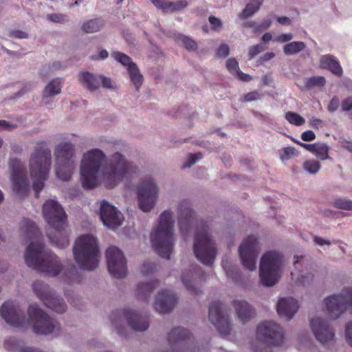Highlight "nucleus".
Here are the masks:
<instances>
[{"label": "nucleus", "instance_id": "f257e3e1", "mask_svg": "<svg viewBox=\"0 0 352 352\" xmlns=\"http://www.w3.org/2000/svg\"><path fill=\"white\" fill-rule=\"evenodd\" d=\"M138 167L119 152L113 153L108 160L100 149L92 148L83 153L80 166V180L83 188H94L100 182L113 188L125 179L136 174Z\"/></svg>", "mask_w": 352, "mask_h": 352}, {"label": "nucleus", "instance_id": "f03ea898", "mask_svg": "<svg viewBox=\"0 0 352 352\" xmlns=\"http://www.w3.org/2000/svg\"><path fill=\"white\" fill-rule=\"evenodd\" d=\"M20 227L30 241L25 253L26 265L52 276L58 275L62 270V265L58 257L45 248L36 225L32 221L25 219L21 222Z\"/></svg>", "mask_w": 352, "mask_h": 352}, {"label": "nucleus", "instance_id": "7ed1b4c3", "mask_svg": "<svg viewBox=\"0 0 352 352\" xmlns=\"http://www.w3.org/2000/svg\"><path fill=\"white\" fill-rule=\"evenodd\" d=\"M43 217L55 231L54 235L48 234L50 241L58 248L69 245V237L65 232L67 226V214L62 206L54 199H48L43 205Z\"/></svg>", "mask_w": 352, "mask_h": 352}, {"label": "nucleus", "instance_id": "20e7f679", "mask_svg": "<svg viewBox=\"0 0 352 352\" xmlns=\"http://www.w3.org/2000/svg\"><path fill=\"white\" fill-rule=\"evenodd\" d=\"M173 213L170 210L161 213L156 226L151 235L153 248L162 258L168 259L175 241L173 234Z\"/></svg>", "mask_w": 352, "mask_h": 352}, {"label": "nucleus", "instance_id": "39448f33", "mask_svg": "<svg viewBox=\"0 0 352 352\" xmlns=\"http://www.w3.org/2000/svg\"><path fill=\"white\" fill-rule=\"evenodd\" d=\"M73 253L80 268L93 270L98 266L100 254L98 240L93 234L79 236L74 245Z\"/></svg>", "mask_w": 352, "mask_h": 352}, {"label": "nucleus", "instance_id": "423d86ee", "mask_svg": "<svg viewBox=\"0 0 352 352\" xmlns=\"http://www.w3.org/2000/svg\"><path fill=\"white\" fill-rule=\"evenodd\" d=\"M51 151L38 145L32 153L29 168L32 179V186L36 196L42 190L47 180L51 166Z\"/></svg>", "mask_w": 352, "mask_h": 352}, {"label": "nucleus", "instance_id": "0eeeda50", "mask_svg": "<svg viewBox=\"0 0 352 352\" xmlns=\"http://www.w3.org/2000/svg\"><path fill=\"white\" fill-rule=\"evenodd\" d=\"M55 172L62 181L70 179L76 168L75 146L69 141L58 144L54 151Z\"/></svg>", "mask_w": 352, "mask_h": 352}, {"label": "nucleus", "instance_id": "6e6552de", "mask_svg": "<svg viewBox=\"0 0 352 352\" xmlns=\"http://www.w3.org/2000/svg\"><path fill=\"white\" fill-rule=\"evenodd\" d=\"M283 265V257L280 252L270 251L264 254L259 267L261 283L267 287L276 284L281 276Z\"/></svg>", "mask_w": 352, "mask_h": 352}, {"label": "nucleus", "instance_id": "1a4fd4ad", "mask_svg": "<svg viewBox=\"0 0 352 352\" xmlns=\"http://www.w3.org/2000/svg\"><path fill=\"white\" fill-rule=\"evenodd\" d=\"M323 306L327 315L333 319L348 311L352 314V287H344L340 292L325 298Z\"/></svg>", "mask_w": 352, "mask_h": 352}, {"label": "nucleus", "instance_id": "9d476101", "mask_svg": "<svg viewBox=\"0 0 352 352\" xmlns=\"http://www.w3.org/2000/svg\"><path fill=\"white\" fill-rule=\"evenodd\" d=\"M256 338L259 344L263 349L253 346L254 352H270L269 345H279L283 340L282 328L276 322L267 321L257 327Z\"/></svg>", "mask_w": 352, "mask_h": 352}, {"label": "nucleus", "instance_id": "9b49d317", "mask_svg": "<svg viewBox=\"0 0 352 352\" xmlns=\"http://www.w3.org/2000/svg\"><path fill=\"white\" fill-rule=\"evenodd\" d=\"M194 252L197 259L203 264L211 265L214 263L217 251L207 226H203L197 230L195 237Z\"/></svg>", "mask_w": 352, "mask_h": 352}, {"label": "nucleus", "instance_id": "f8f14e48", "mask_svg": "<svg viewBox=\"0 0 352 352\" xmlns=\"http://www.w3.org/2000/svg\"><path fill=\"white\" fill-rule=\"evenodd\" d=\"M158 186L153 178L144 177L138 188L139 208L143 212H149L155 206L158 197Z\"/></svg>", "mask_w": 352, "mask_h": 352}, {"label": "nucleus", "instance_id": "ddd939ff", "mask_svg": "<svg viewBox=\"0 0 352 352\" xmlns=\"http://www.w3.org/2000/svg\"><path fill=\"white\" fill-rule=\"evenodd\" d=\"M9 166L12 190L19 197H23L30 188L25 166L17 158L10 159Z\"/></svg>", "mask_w": 352, "mask_h": 352}, {"label": "nucleus", "instance_id": "4468645a", "mask_svg": "<svg viewBox=\"0 0 352 352\" xmlns=\"http://www.w3.org/2000/svg\"><path fill=\"white\" fill-rule=\"evenodd\" d=\"M28 315L33 330L37 334H49L58 329L57 322L50 318L35 304L30 306Z\"/></svg>", "mask_w": 352, "mask_h": 352}, {"label": "nucleus", "instance_id": "2eb2a0df", "mask_svg": "<svg viewBox=\"0 0 352 352\" xmlns=\"http://www.w3.org/2000/svg\"><path fill=\"white\" fill-rule=\"evenodd\" d=\"M168 340L173 352H198L199 349L190 340V333L185 329H173L168 336Z\"/></svg>", "mask_w": 352, "mask_h": 352}, {"label": "nucleus", "instance_id": "dca6fc26", "mask_svg": "<svg viewBox=\"0 0 352 352\" xmlns=\"http://www.w3.org/2000/svg\"><path fill=\"white\" fill-rule=\"evenodd\" d=\"M32 287L36 296L49 309L57 313H63L65 311L66 305L63 300L57 297L47 285L37 280L34 283Z\"/></svg>", "mask_w": 352, "mask_h": 352}, {"label": "nucleus", "instance_id": "f3484780", "mask_svg": "<svg viewBox=\"0 0 352 352\" xmlns=\"http://www.w3.org/2000/svg\"><path fill=\"white\" fill-rule=\"evenodd\" d=\"M239 253L243 266L250 271L255 270L258 254L256 237L252 235L245 239L239 248Z\"/></svg>", "mask_w": 352, "mask_h": 352}, {"label": "nucleus", "instance_id": "a211bd4d", "mask_svg": "<svg viewBox=\"0 0 352 352\" xmlns=\"http://www.w3.org/2000/svg\"><path fill=\"white\" fill-rule=\"evenodd\" d=\"M106 258L110 274L120 278L126 275L127 267L122 252L116 246L109 247L106 251Z\"/></svg>", "mask_w": 352, "mask_h": 352}, {"label": "nucleus", "instance_id": "6ab92c4d", "mask_svg": "<svg viewBox=\"0 0 352 352\" xmlns=\"http://www.w3.org/2000/svg\"><path fill=\"white\" fill-rule=\"evenodd\" d=\"M208 317L222 336H227L230 331L228 318L223 314L222 303L214 302L209 307Z\"/></svg>", "mask_w": 352, "mask_h": 352}, {"label": "nucleus", "instance_id": "aec40b11", "mask_svg": "<svg viewBox=\"0 0 352 352\" xmlns=\"http://www.w3.org/2000/svg\"><path fill=\"white\" fill-rule=\"evenodd\" d=\"M310 327L316 339L321 344L334 340V329L327 320L319 317L313 318L310 320Z\"/></svg>", "mask_w": 352, "mask_h": 352}, {"label": "nucleus", "instance_id": "412c9836", "mask_svg": "<svg viewBox=\"0 0 352 352\" xmlns=\"http://www.w3.org/2000/svg\"><path fill=\"white\" fill-rule=\"evenodd\" d=\"M100 217L103 224L110 229H116L122 224V214L106 201L100 203Z\"/></svg>", "mask_w": 352, "mask_h": 352}, {"label": "nucleus", "instance_id": "4be33fe9", "mask_svg": "<svg viewBox=\"0 0 352 352\" xmlns=\"http://www.w3.org/2000/svg\"><path fill=\"white\" fill-rule=\"evenodd\" d=\"M111 56L115 58V60L126 68L131 82L135 87L136 89L138 90L142 84L143 76L140 74L135 63L131 60V58L129 56L121 52H113L111 53Z\"/></svg>", "mask_w": 352, "mask_h": 352}, {"label": "nucleus", "instance_id": "5701e85b", "mask_svg": "<svg viewBox=\"0 0 352 352\" xmlns=\"http://www.w3.org/2000/svg\"><path fill=\"white\" fill-rule=\"evenodd\" d=\"M1 315L6 322L16 327H23L25 321L23 314L13 302H6L1 307Z\"/></svg>", "mask_w": 352, "mask_h": 352}, {"label": "nucleus", "instance_id": "b1692460", "mask_svg": "<svg viewBox=\"0 0 352 352\" xmlns=\"http://www.w3.org/2000/svg\"><path fill=\"white\" fill-rule=\"evenodd\" d=\"M304 263V258L302 256H295L294 266V270L291 272V276L296 283L302 286L310 285L314 278V274L312 270L305 269L301 270Z\"/></svg>", "mask_w": 352, "mask_h": 352}, {"label": "nucleus", "instance_id": "393cba45", "mask_svg": "<svg viewBox=\"0 0 352 352\" xmlns=\"http://www.w3.org/2000/svg\"><path fill=\"white\" fill-rule=\"evenodd\" d=\"M178 223L182 234H186L194 218V212L187 201H181L177 207Z\"/></svg>", "mask_w": 352, "mask_h": 352}, {"label": "nucleus", "instance_id": "a878e982", "mask_svg": "<svg viewBox=\"0 0 352 352\" xmlns=\"http://www.w3.org/2000/svg\"><path fill=\"white\" fill-rule=\"evenodd\" d=\"M175 303L176 297L171 291H160L155 299V308L158 312L165 314L172 310Z\"/></svg>", "mask_w": 352, "mask_h": 352}, {"label": "nucleus", "instance_id": "bb28decb", "mask_svg": "<svg viewBox=\"0 0 352 352\" xmlns=\"http://www.w3.org/2000/svg\"><path fill=\"white\" fill-rule=\"evenodd\" d=\"M191 270L185 272L182 276V281L185 287L192 294H198L199 287L197 286V280L201 279V268L197 265H192Z\"/></svg>", "mask_w": 352, "mask_h": 352}, {"label": "nucleus", "instance_id": "cd10ccee", "mask_svg": "<svg viewBox=\"0 0 352 352\" xmlns=\"http://www.w3.org/2000/svg\"><path fill=\"white\" fill-rule=\"evenodd\" d=\"M298 309V302L292 298H283L277 304V312L280 317L290 320Z\"/></svg>", "mask_w": 352, "mask_h": 352}, {"label": "nucleus", "instance_id": "c85d7f7f", "mask_svg": "<svg viewBox=\"0 0 352 352\" xmlns=\"http://www.w3.org/2000/svg\"><path fill=\"white\" fill-rule=\"evenodd\" d=\"M123 316L127 320L129 325L135 331H142L148 327L147 318L133 311H125L123 313Z\"/></svg>", "mask_w": 352, "mask_h": 352}, {"label": "nucleus", "instance_id": "c756f323", "mask_svg": "<svg viewBox=\"0 0 352 352\" xmlns=\"http://www.w3.org/2000/svg\"><path fill=\"white\" fill-rule=\"evenodd\" d=\"M320 65L322 68L329 69L336 76H340L342 74V69L339 62L330 54L320 56Z\"/></svg>", "mask_w": 352, "mask_h": 352}, {"label": "nucleus", "instance_id": "7c9ffc66", "mask_svg": "<svg viewBox=\"0 0 352 352\" xmlns=\"http://www.w3.org/2000/svg\"><path fill=\"white\" fill-rule=\"evenodd\" d=\"M153 5L165 12H174L186 8L188 3L186 0H181L177 2H168L166 0H151Z\"/></svg>", "mask_w": 352, "mask_h": 352}, {"label": "nucleus", "instance_id": "2f4dec72", "mask_svg": "<svg viewBox=\"0 0 352 352\" xmlns=\"http://www.w3.org/2000/svg\"><path fill=\"white\" fill-rule=\"evenodd\" d=\"M233 306L235 308L238 318L243 322L248 321L252 316L251 306L244 300H234Z\"/></svg>", "mask_w": 352, "mask_h": 352}, {"label": "nucleus", "instance_id": "473e14b6", "mask_svg": "<svg viewBox=\"0 0 352 352\" xmlns=\"http://www.w3.org/2000/svg\"><path fill=\"white\" fill-rule=\"evenodd\" d=\"M63 80L57 78L52 80L45 86L43 91V98H47L59 94L61 91Z\"/></svg>", "mask_w": 352, "mask_h": 352}, {"label": "nucleus", "instance_id": "72a5a7b5", "mask_svg": "<svg viewBox=\"0 0 352 352\" xmlns=\"http://www.w3.org/2000/svg\"><path fill=\"white\" fill-rule=\"evenodd\" d=\"M80 80L91 91L97 89L100 86L99 76H95L89 72H82L80 74Z\"/></svg>", "mask_w": 352, "mask_h": 352}, {"label": "nucleus", "instance_id": "f704fd0d", "mask_svg": "<svg viewBox=\"0 0 352 352\" xmlns=\"http://www.w3.org/2000/svg\"><path fill=\"white\" fill-rule=\"evenodd\" d=\"M306 47V44L302 41H292L285 44L283 50L285 55L292 56L303 51Z\"/></svg>", "mask_w": 352, "mask_h": 352}, {"label": "nucleus", "instance_id": "c9c22d12", "mask_svg": "<svg viewBox=\"0 0 352 352\" xmlns=\"http://www.w3.org/2000/svg\"><path fill=\"white\" fill-rule=\"evenodd\" d=\"M264 0H250L243 12L239 14L241 19H247L256 13Z\"/></svg>", "mask_w": 352, "mask_h": 352}, {"label": "nucleus", "instance_id": "e433bc0d", "mask_svg": "<svg viewBox=\"0 0 352 352\" xmlns=\"http://www.w3.org/2000/svg\"><path fill=\"white\" fill-rule=\"evenodd\" d=\"M156 285V282L140 283L136 290L138 297L145 300H147L148 296Z\"/></svg>", "mask_w": 352, "mask_h": 352}, {"label": "nucleus", "instance_id": "4c0bfd02", "mask_svg": "<svg viewBox=\"0 0 352 352\" xmlns=\"http://www.w3.org/2000/svg\"><path fill=\"white\" fill-rule=\"evenodd\" d=\"M222 267L226 272L228 278L232 280L234 282H237L239 279L240 275L236 267L228 261V260H223L222 262Z\"/></svg>", "mask_w": 352, "mask_h": 352}, {"label": "nucleus", "instance_id": "58836bf2", "mask_svg": "<svg viewBox=\"0 0 352 352\" xmlns=\"http://www.w3.org/2000/svg\"><path fill=\"white\" fill-rule=\"evenodd\" d=\"M103 26V22L100 19L89 20L82 26V29L87 33H94L99 31Z\"/></svg>", "mask_w": 352, "mask_h": 352}, {"label": "nucleus", "instance_id": "ea45409f", "mask_svg": "<svg viewBox=\"0 0 352 352\" xmlns=\"http://www.w3.org/2000/svg\"><path fill=\"white\" fill-rule=\"evenodd\" d=\"M313 154L321 160H327L329 147L324 143H315Z\"/></svg>", "mask_w": 352, "mask_h": 352}, {"label": "nucleus", "instance_id": "a19ab883", "mask_svg": "<svg viewBox=\"0 0 352 352\" xmlns=\"http://www.w3.org/2000/svg\"><path fill=\"white\" fill-rule=\"evenodd\" d=\"M279 155L281 161H287L292 157H298L299 151L294 147L287 146L279 151Z\"/></svg>", "mask_w": 352, "mask_h": 352}, {"label": "nucleus", "instance_id": "79ce46f5", "mask_svg": "<svg viewBox=\"0 0 352 352\" xmlns=\"http://www.w3.org/2000/svg\"><path fill=\"white\" fill-rule=\"evenodd\" d=\"M303 169L311 175H315L320 169V164L318 161L315 160H307L303 163Z\"/></svg>", "mask_w": 352, "mask_h": 352}, {"label": "nucleus", "instance_id": "37998d69", "mask_svg": "<svg viewBox=\"0 0 352 352\" xmlns=\"http://www.w3.org/2000/svg\"><path fill=\"white\" fill-rule=\"evenodd\" d=\"M326 83V80L323 76H312L307 78L305 82L306 89H311L316 87H323Z\"/></svg>", "mask_w": 352, "mask_h": 352}, {"label": "nucleus", "instance_id": "c03bdc74", "mask_svg": "<svg viewBox=\"0 0 352 352\" xmlns=\"http://www.w3.org/2000/svg\"><path fill=\"white\" fill-rule=\"evenodd\" d=\"M177 43L182 44L188 50H195L197 49V43L190 38L183 34H178L176 37Z\"/></svg>", "mask_w": 352, "mask_h": 352}, {"label": "nucleus", "instance_id": "a18cd8bd", "mask_svg": "<svg viewBox=\"0 0 352 352\" xmlns=\"http://www.w3.org/2000/svg\"><path fill=\"white\" fill-rule=\"evenodd\" d=\"M285 119L292 124L301 126L305 122V120L299 114L289 111L285 114Z\"/></svg>", "mask_w": 352, "mask_h": 352}, {"label": "nucleus", "instance_id": "49530a36", "mask_svg": "<svg viewBox=\"0 0 352 352\" xmlns=\"http://www.w3.org/2000/svg\"><path fill=\"white\" fill-rule=\"evenodd\" d=\"M333 206L339 209L351 210L352 201L345 198H338L334 200Z\"/></svg>", "mask_w": 352, "mask_h": 352}, {"label": "nucleus", "instance_id": "de8ad7c7", "mask_svg": "<svg viewBox=\"0 0 352 352\" xmlns=\"http://www.w3.org/2000/svg\"><path fill=\"white\" fill-rule=\"evenodd\" d=\"M48 20L54 23H64L67 21V16L60 13H53L47 16Z\"/></svg>", "mask_w": 352, "mask_h": 352}, {"label": "nucleus", "instance_id": "09e8293b", "mask_svg": "<svg viewBox=\"0 0 352 352\" xmlns=\"http://www.w3.org/2000/svg\"><path fill=\"white\" fill-rule=\"evenodd\" d=\"M262 94L258 91H254L244 95L241 99L242 102H252L261 98Z\"/></svg>", "mask_w": 352, "mask_h": 352}, {"label": "nucleus", "instance_id": "8fccbe9b", "mask_svg": "<svg viewBox=\"0 0 352 352\" xmlns=\"http://www.w3.org/2000/svg\"><path fill=\"white\" fill-rule=\"evenodd\" d=\"M228 70L234 76L239 70L238 62L234 58H229L226 62Z\"/></svg>", "mask_w": 352, "mask_h": 352}, {"label": "nucleus", "instance_id": "3c124183", "mask_svg": "<svg viewBox=\"0 0 352 352\" xmlns=\"http://www.w3.org/2000/svg\"><path fill=\"white\" fill-rule=\"evenodd\" d=\"M202 157L200 153L191 154L188 156L187 161L184 164V168H189Z\"/></svg>", "mask_w": 352, "mask_h": 352}, {"label": "nucleus", "instance_id": "603ef678", "mask_svg": "<svg viewBox=\"0 0 352 352\" xmlns=\"http://www.w3.org/2000/svg\"><path fill=\"white\" fill-rule=\"evenodd\" d=\"M294 36L292 33H284L274 38V41L277 43H287L292 40Z\"/></svg>", "mask_w": 352, "mask_h": 352}, {"label": "nucleus", "instance_id": "864d4df0", "mask_svg": "<svg viewBox=\"0 0 352 352\" xmlns=\"http://www.w3.org/2000/svg\"><path fill=\"white\" fill-rule=\"evenodd\" d=\"M344 336L346 342L352 347V322H349L346 324Z\"/></svg>", "mask_w": 352, "mask_h": 352}, {"label": "nucleus", "instance_id": "5fc2aeb1", "mask_svg": "<svg viewBox=\"0 0 352 352\" xmlns=\"http://www.w3.org/2000/svg\"><path fill=\"white\" fill-rule=\"evenodd\" d=\"M9 35L10 37L19 39L26 38L28 36V34L27 32L21 30H10Z\"/></svg>", "mask_w": 352, "mask_h": 352}, {"label": "nucleus", "instance_id": "6e6d98bb", "mask_svg": "<svg viewBox=\"0 0 352 352\" xmlns=\"http://www.w3.org/2000/svg\"><path fill=\"white\" fill-rule=\"evenodd\" d=\"M155 269V266L153 263L150 262L144 263L141 268V272L143 275H148L152 273Z\"/></svg>", "mask_w": 352, "mask_h": 352}, {"label": "nucleus", "instance_id": "4d7b16f0", "mask_svg": "<svg viewBox=\"0 0 352 352\" xmlns=\"http://www.w3.org/2000/svg\"><path fill=\"white\" fill-rule=\"evenodd\" d=\"M264 48L262 45L258 44L252 46L249 50V58H253L255 56L263 51Z\"/></svg>", "mask_w": 352, "mask_h": 352}, {"label": "nucleus", "instance_id": "13d9d810", "mask_svg": "<svg viewBox=\"0 0 352 352\" xmlns=\"http://www.w3.org/2000/svg\"><path fill=\"white\" fill-rule=\"evenodd\" d=\"M340 105L339 99L337 97H333L328 106V111L331 112H333L336 111Z\"/></svg>", "mask_w": 352, "mask_h": 352}, {"label": "nucleus", "instance_id": "bf43d9fd", "mask_svg": "<svg viewBox=\"0 0 352 352\" xmlns=\"http://www.w3.org/2000/svg\"><path fill=\"white\" fill-rule=\"evenodd\" d=\"M217 54L219 57H226L229 54V47L226 44H222L217 50Z\"/></svg>", "mask_w": 352, "mask_h": 352}, {"label": "nucleus", "instance_id": "052dcab7", "mask_svg": "<svg viewBox=\"0 0 352 352\" xmlns=\"http://www.w3.org/2000/svg\"><path fill=\"white\" fill-rule=\"evenodd\" d=\"M301 138L303 141H312L316 138V135L312 131L307 130L301 134Z\"/></svg>", "mask_w": 352, "mask_h": 352}, {"label": "nucleus", "instance_id": "680f3d73", "mask_svg": "<svg viewBox=\"0 0 352 352\" xmlns=\"http://www.w3.org/2000/svg\"><path fill=\"white\" fill-rule=\"evenodd\" d=\"M310 124L312 127L317 129H322L324 126V122L316 118H311L310 119Z\"/></svg>", "mask_w": 352, "mask_h": 352}, {"label": "nucleus", "instance_id": "e2e57ef3", "mask_svg": "<svg viewBox=\"0 0 352 352\" xmlns=\"http://www.w3.org/2000/svg\"><path fill=\"white\" fill-rule=\"evenodd\" d=\"M342 108L344 111H352V98H348L342 101Z\"/></svg>", "mask_w": 352, "mask_h": 352}, {"label": "nucleus", "instance_id": "0e129e2a", "mask_svg": "<svg viewBox=\"0 0 352 352\" xmlns=\"http://www.w3.org/2000/svg\"><path fill=\"white\" fill-rule=\"evenodd\" d=\"M15 127L16 126L14 124H12L6 120H0V131L10 130Z\"/></svg>", "mask_w": 352, "mask_h": 352}, {"label": "nucleus", "instance_id": "69168bd1", "mask_svg": "<svg viewBox=\"0 0 352 352\" xmlns=\"http://www.w3.org/2000/svg\"><path fill=\"white\" fill-rule=\"evenodd\" d=\"M314 241L320 246H322L324 245H330L331 244V242L330 241L316 236H314Z\"/></svg>", "mask_w": 352, "mask_h": 352}, {"label": "nucleus", "instance_id": "338daca9", "mask_svg": "<svg viewBox=\"0 0 352 352\" xmlns=\"http://www.w3.org/2000/svg\"><path fill=\"white\" fill-rule=\"evenodd\" d=\"M236 78L240 79L242 81L244 82H248L252 80V76L250 75L245 74L240 71V69L237 72V73L234 75Z\"/></svg>", "mask_w": 352, "mask_h": 352}, {"label": "nucleus", "instance_id": "774afa93", "mask_svg": "<svg viewBox=\"0 0 352 352\" xmlns=\"http://www.w3.org/2000/svg\"><path fill=\"white\" fill-rule=\"evenodd\" d=\"M76 272L77 270L76 267L74 265H72L71 267V269H69L67 272V276L72 281H74L76 280Z\"/></svg>", "mask_w": 352, "mask_h": 352}]
</instances>
